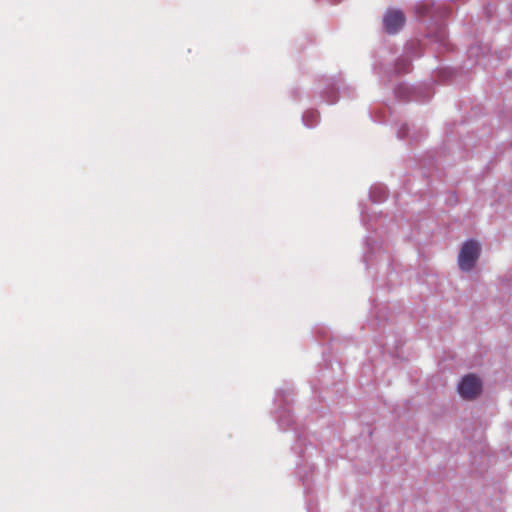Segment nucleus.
Wrapping results in <instances>:
<instances>
[{"instance_id":"f257e3e1","label":"nucleus","mask_w":512,"mask_h":512,"mask_svg":"<svg viewBox=\"0 0 512 512\" xmlns=\"http://www.w3.org/2000/svg\"><path fill=\"white\" fill-rule=\"evenodd\" d=\"M480 255V245L477 241L469 240L465 242L458 256V264L461 270L470 271L478 260Z\"/></svg>"},{"instance_id":"f03ea898","label":"nucleus","mask_w":512,"mask_h":512,"mask_svg":"<svg viewBox=\"0 0 512 512\" xmlns=\"http://www.w3.org/2000/svg\"><path fill=\"white\" fill-rule=\"evenodd\" d=\"M482 384L474 374L466 375L458 386V392L465 399H474L481 392Z\"/></svg>"},{"instance_id":"7ed1b4c3","label":"nucleus","mask_w":512,"mask_h":512,"mask_svg":"<svg viewBox=\"0 0 512 512\" xmlns=\"http://www.w3.org/2000/svg\"><path fill=\"white\" fill-rule=\"evenodd\" d=\"M405 21V15L401 10L389 9L383 18V25L387 33L395 34L404 26Z\"/></svg>"},{"instance_id":"20e7f679","label":"nucleus","mask_w":512,"mask_h":512,"mask_svg":"<svg viewBox=\"0 0 512 512\" xmlns=\"http://www.w3.org/2000/svg\"><path fill=\"white\" fill-rule=\"evenodd\" d=\"M428 11H429V7L425 4H421L416 7V13L418 16H424V15L428 14Z\"/></svg>"}]
</instances>
